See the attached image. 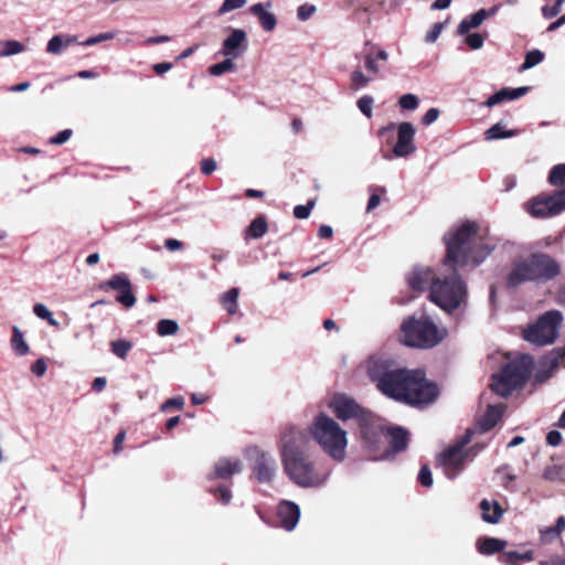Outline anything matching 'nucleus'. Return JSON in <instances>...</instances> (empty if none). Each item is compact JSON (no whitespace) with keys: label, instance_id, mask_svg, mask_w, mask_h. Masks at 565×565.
<instances>
[{"label":"nucleus","instance_id":"obj_1","mask_svg":"<svg viewBox=\"0 0 565 565\" xmlns=\"http://www.w3.org/2000/svg\"><path fill=\"white\" fill-rule=\"evenodd\" d=\"M447 254L444 264L452 269V273L433 280L429 288V299L447 312L458 309L467 300V285L457 273L459 267H477L493 250L490 245L478 234V225L475 222H466L444 237Z\"/></svg>","mask_w":565,"mask_h":565},{"label":"nucleus","instance_id":"obj_2","mask_svg":"<svg viewBox=\"0 0 565 565\" xmlns=\"http://www.w3.org/2000/svg\"><path fill=\"white\" fill-rule=\"evenodd\" d=\"M366 372L383 395L411 406H427L439 394L438 386L426 379L423 370L399 367L390 359L371 358Z\"/></svg>","mask_w":565,"mask_h":565},{"label":"nucleus","instance_id":"obj_3","mask_svg":"<svg viewBox=\"0 0 565 565\" xmlns=\"http://www.w3.org/2000/svg\"><path fill=\"white\" fill-rule=\"evenodd\" d=\"M308 434L294 425L285 427L278 440V450L284 472L300 488H320L330 470L315 461L309 454Z\"/></svg>","mask_w":565,"mask_h":565},{"label":"nucleus","instance_id":"obj_4","mask_svg":"<svg viewBox=\"0 0 565 565\" xmlns=\"http://www.w3.org/2000/svg\"><path fill=\"white\" fill-rule=\"evenodd\" d=\"M559 274V265L550 255L534 253L527 257L514 259L507 275V287L515 288L523 282H545Z\"/></svg>","mask_w":565,"mask_h":565},{"label":"nucleus","instance_id":"obj_5","mask_svg":"<svg viewBox=\"0 0 565 565\" xmlns=\"http://www.w3.org/2000/svg\"><path fill=\"white\" fill-rule=\"evenodd\" d=\"M309 433L332 459L344 460L348 445L347 431L334 419L320 413L310 425Z\"/></svg>","mask_w":565,"mask_h":565},{"label":"nucleus","instance_id":"obj_6","mask_svg":"<svg viewBox=\"0 0 565 565\" xmlns=\"http://www.w3.org/2000/svg\"><path fill=\"white\" fill-rule=\"evenodd\" d=\"M403 343L418 349L438 345L447 335L445 328H439L429 317H408L401 326Z\"/></svg>","mask_w":565,"mask_h":565},{"label":"nucleus","instance_id":"obj_7","mask_svg":"<svg viewBox=\"0 0 565 565\" xmlns=\"http://www.w3.org/2000/svg\"><path fill=\"white\" fill-rule=\"evenodd\" d=\"M533 366L534 359L527 354L507 363L499 374L492 376L493 392L501 397H508L514 390L526 383Z\"/></svg>","mask_w":565,"mask_h":565},{"label":"nucleus","instance_id":"obj_8","mask_svg":"<svg viewBox=\"0 0 565 565\" xmlns=\"http://www.w3.org/2000/svg\"><path fill=\"white\" fill-rule=\"evenodd\" d=\"M563 315L558 310H550L524 331V339L537 345L553 343L559 333Z\"/></svg>","mask_w":565,"mask_h":565},{"label":"nucleus","instance_id":"obj_9","mask_svg":"<svg viewBox=\"0 0 565 565\" xmlns=\"http://www.w3.org/2000/svg\"><path fill=\"white\" fill-rule=\"evenodd\" d=\"M252 475L259 483L270 484L278 472V465L275 457L258 447H250L247 450Z\"/></svg>","mask_w":565,"mask_h":565},{"label":"nucleus","instance_id":"obj_10","mask_svg":"<svg viewBox=\"0 0 565 565\" xmlns=\"http://www.w3.org/2000/svg\"><path fill=\"white\" fill-rule=\"evenodd\" d=\"M472 434V430L468 429L459 443L439 455L438 463L448 479H455L463 470L467 458L465 447L470 443Z\"/></svg>","mask_w":565,"mask_h":565},{"label":"nucleus","instance_id":"obj_11","mask_svg":"<svg viewBox=\"0 0 565 565\" xmlns=\"http://www.w3.org/2000/svg\"><path fill=\"white\" fill-rule=\"evenodd\" d=\"M565 211V188L555 191L553 194H540L533 198L527 212L540 218L555 216Z\"/></svg>","mask_w":565,"mask_h":565},{"label":"nucleus","instance_id":"obj_12","mask_svg":"<svg viewBox=\"0 0 565 565\" xmlns=\"http://www.w3.org/2000/svg\"><path fill=\"white\" fill-rule=\"evenodd\" d=\"M395 128H397V141L393 147V156H384L386 160H392L393 157L405 158L413 154L416 151V146L414 142L415 128L413 124L408 121H403L397 126L392 122L388 126L381 128L379 130V134L384 135L386 131L393 130Z\"/></svg>","mask_w":565,"mask_h":565},{"label":"nucleus","instance_id":"obj_13","mask_svg":"<svg viewBox=\"0 0 565 565\" xmlns=\"http://www.w3.org/2000/svg\"><path fill=\"white\" fill-rule=\"evenodd\" d=\"M559 366H565V348H555L540 359L534 376L535 383L547 381Z\"/></svg>","mask_w":565,"mask_h":565},{"label":"nucleus","instance_id":"obj_14","mask_svg":"<svg viewBox=\"0 0 565 565\" xmlns=\"http://www.w3.org/2000/svg\"><path fill=\"white\" fill-rule=\"evenodd\" d=\"M100 288L118 291L116 300L127 308H131L136 303L137 299L132 294L131 282L124 273L111 276L107 281L100 285Z\"/></svg>","mask_w":565,"mask_h":565},{"label":"nucleus","instance_id":"obj_15","mask_svg":"<svg viewBox=\"0 0 565 565\" xmlns=\"http://www.w3.org/2000/svg\"><path fill=\"white\" fill-rule=\"evenodd\" d=\"M330 406L337 417L341 420L356 418L360 422L369 413L362 408L353 398L344 394L335 395L332 398Z\"/></svg>","mask_w":565,"mask_h":565},{"label":"nucleus","instance_id":"obj_16","mask_svg":"<svg viewBox=\"0 0 565 565\" xmlns=\"http://www.w3.org/2000/svg\"><path fill=\"white\" fill-rule=\"evenodd\" d=\"M359 423L361 435L367 447L371 449H377L382 438H386L387 428L376 423L370 412Z\"/></svg>","mask_w":565,"mask_h":565},{"label":"nucleus","instance_id":"obj_17","mask_svg":"<svg viewBox=\"0 0 565 565\" xmlns=\"http://www.w3.org/2000/svg\"><path fill=\"white\" fill-rule=\"evenodd\" d=\"M248 46L247 34L243 29H232L231 34L223 41L221 54L225 57L238 58Z\"/></svg>","mask_w":565,"mask_h":565},{"label":"nucleus","instance_id":"obj_18","mask_svg":"<svg viewBox=\"0 0 565 565\" xmlns=\"http://www.w3.org/2000/svg\"><path fill=\"white\" fill-rule=\"evenodd\" d=\"M386 438L390 439V448L380 457H375V460H392L396 454L404 451L407 448L408 431L403 427L387 428Z\"/></svg>","mask_w":565,"mask_h":565},{"label":"nucleus","instance_id":"obj_19","mask_svg":"<svg viewBox=\"0 0 565 565\" xmlns=\"http://www.w3.org/2000/svg\"><path fill=\"white\" fill-rule=\"evenodd\" d=\"M277 516L285 530L292 531L299 521L300 508L292 501H281L277 509Z\"/></svg>","mask_w":565,"mask_h":565},{"label":"nucleus","instance_id":"obj_20","mask_svg":"<svg viewBox=\"0 0 565 565\" xmlns=\"http://www.w3.org/2000/svg\"><path fill=\"white\" fill-rule=\"evenodd\" d=\"M434 271L429 267H414L407 277V282L413 290L424 291L436 280Z\"/></svg>","mask_w":565,"mask_h":565},{"label":"nucleus","instance_id":"obj_21","mask_svg":"<svg viewBox=\"0 0 565 565\" xmlns=\"http://www.w3.org/2000/svg\"><path fill=\"white\" fill-rule=\"evenodd\" d=\"M271 8V2L267 1L265 3L259 2L255 3L249 8V12L257 17L262 28L266 32L273 31L277 25V19L274 13L269 12L268 9Z\"/></svg>","mask_w":565,"mask_h":565},{"label":"nucleus","instance_id":"obj_22","mask_svg":"<svg viewBox=\"0 0 565 565\" xmlns=\"http://www.w3.org/2000/svg\"><path fill=\"white\" fill-rule=\"evenodd\" d=\"M243 463L239 459L221 458L215 462L214 473L211 478L228 479L235 473H239Z\"/></svg>","mask_w":565,"mask_h":565},{"label":"nucleus","instance_id":"obj_23","mask_svg":"<svg viewBox=\"0 0 565 565\" xmlns=\"http://www.w3.org/2000/svg\"><path fill=\"white\" fill-rule=\"evenodd\" d=\"M388 60V53L384 49H377L376 53L366 52L363 54L364 68L369 75L374 78L379 77L382 72V67L379 62H386Z\"/></svg>","mask_w":565,"mask_h":565},{"label":"nucleus","instance_id":"obj_24","mask_svg":"<svg viewBox=\"0 0 565 565\" xmlns=\"http://www.w3.org/2000/svg\"><path fill=\"white\" fill-rule=\"evenodd\" d=\"M529 92L527 86L516 87V88H502L501 90L497 92L495 94L491 95L484 105L487 107H493L500 103H503L505 100H514L522 96H524Z\"/></svg>","mask_w":565,"mask_h":565},{"label":"nucleus","instance_id":"obj_25","mask_svg":"<svg viewBox=\"0 0 565 565\" xmlns=\"http://www.w3.org/2000/svg\"><path fill=\"white\" fill-rule=\"evenodd\" d=\"M480 509L482 511V520L490 524H497L503 514V509L497 501L483 499L480 503Z\"/></svg>","mask_w":565,"mask_h":565},{"label":"nucleus","instance_id":"obj_26","mask_svg":"<svg viewBox=\"0 0 565 565\" xmlns=\"http://www.w3.org/2000/svg\"><path fill=\"white\" fill-rule=\"evenodd\" d=\"M504 405H490L488 406L484 415L479 420V427L482 431H488L491 428H493L497 423L500 420L503 411Z\"/></svg>","mask_w":565,"mask_h":565},{"label":"nucleus","instance_id":"obj_27","mask_svg":"<svg viewBox=\"0 0 565 565\" xmlns=\"http://www.w3.org/2000/svg\"><path fill=\"white\" fill-rule=\"evenodd\" d=\"M486 20L484 9H480L473 14L460 21L457 32L460 35L467 34L471 29H477Z\"/></svg>","mask_w":565,"mask_h":565},{"label":"nucleus","instance_id":"obj_28","mask_svg":"<svg viewBox=\"0 0 565 565\" xmlns=\"http://www.w3.org/2000/svg\"><path fill=\"white\" fill-rule=\"evenodd\" d=\"M505 546L507 541L495 537H486L478 542V551L484 555H492L497 552H501Z\"/></svg>","mask_w":565,"mask_h":565},{"label":"nucleus","instance_id":"obj_29","mask_svg":"<svg viewBox=\"0 0 565 565\" xmlns=\"http://www.w3.org/2000/svg\"><path fill=\"white\" fill-rule=\"evenodd\" d=\"M534 558L532 551L519 553L514 551L503 552L499 561L504 565H520L523 562H531Z\"/></svg>","mask_w":565,"mask_h":565},{"label":"nucleus","instance_id":"obj_30","mask_svg":"<svg viewBox=\"0 0 565 565\" xmlns=\"http://www.w3.org/2000/svg\"><path fill=\"white\" fill-rule=\"evenodd\" d=\"M76 41L75 36H63V35H54L50 39L46 45V52L50 54L57 55L62 52L64 47L70 46L72 43Z\"/></svg>","mask_w":565,"mask_h":565},{"label":"nucleus","instance_id":"obj_31","mask_svg":"<svg viewBox=\"0 0 565 565\" xmlns=\"http://www.w3.org/2000/svg\"><path fill=\"white\" fill-rule=\"evenodd\" d=\"M374 79L372 75L364 73L360 67L353 70L350 74V84L353 90H360L369 86Z\"/></svg>","mask_w":565,"mask_h":565},{"label":"nucleus","instance_id":"obj_32","mask_svg":"<svg viewBox=\"0 0 565 565\" xmlns=\"http://www.w3.org/2000/svg\"><path fill=\"white\" fill-rule=\"evenodd\" d=\"M484 135H486L487 140H497V139L514 137L518 135V131L516 130H508V129H505L503 124L497 122L495 125H493L489 129H487Z\"/></svg>","mask_w":565,"mask_h":565},{"label":"nucleus","instance_id":"obj_33","mask_svg":"<svg viewBox=\"0 0 565 565\" xmlns=\"http://www.w3.org/2000/svg\"><path fill=\"white\" fill-rule=\"evenodd\" d=\"M239 295L238 288H232L221 296V303L228 312V315H235L237 312V299Z\"/></svg>","mask_w":565,"mask_h":565},{"label":"nucleus","instance_id":"obj_34","mask_svg":"<svg viewBox=\"0 0 565 565\" xmlns=\"http://www.w3.org/2000/svg\"><path fill=\"white\" fill-rule=\"evenodd\" d=\"M12 331H13V335H12V339H11V347H12V349L20 356H23V355L28 354L29 353V345L24 341L23 332L18 327H13Z\"/></svg>","mask_w":565,"mask_h":565},{"label":"nucleus","instance_id":"obj_35","mask_svg":"<svg viewBox=\"0 0 565 565\" xmlns=\"http://www.w3.org/2000/svg\"><path fill=\"white\" fill-rule=\"evenodd\" d=\"M267 228V221L265 216H258L249 224L246 233L252 238H260L266 234Z\"/></svg>","mask_w":565,"mask_h":565},{"label":"nucleus","instance_id":"obj_36","mask_svg":"<svg viewBox=\"0 0 565 565\" xmlns=\"http://www.w3.org/2000/svg\"><path fill=\"white\" fill-rule=\"evenodd\" d=\"M0 46H2L0 56H11L24 51V45L17 40L0 41Z\"/></svg>","mask_w":565,"mask_h":565},{"label":"nucleus","instance_id":"obj_37","mask_svg":"<svg viewBox=\"0 0 565 565\" xmlns=\"http://www.w3.org/2000/svg\"><path fill=\"white\" fill-rule=\"evenodd\" d=\"M548 182L554 186L565 188V163H559L552 168Z\"/></svg>","mask_w":565,"mask_h":565},{"label":"nucleus","instance_id":"obj_38","mask_svg":"<svg viewBox=\"0 0 565 565\" xmlns=\"http://www.w3.org/2000/svg\"><path fill=\"white\" fill-rule=\"evenodd\" d=\"M179 330V324L175 320L162 319L157 324V332L161 337L174 335Z\"/></svg>","mask_w":565,"mask_h":565},{"label":"nucleus","instance_id":"obj_39","mask_svg":"<svg viewBox=\"0 0 565 565\" xmlns=\"http://www.w3.org/2000/svg\"><path fill=\"white\" fill-rule=\"evenodd\" d=\"M233 60L234 58H232V57H226L221 63L213 64L209 68L210 74L213 75V76H221L224 73H226L228 71H232L234 68V66H235L234 63H233Z\"/></svg>","mask_w":565,"mask_h":565},{"label":"nucleus","instance_id":"obj_40","mask_svg":"<svg viewBox=\"0 0 565 565\" xmlns=\"http://www.w3.org/2000/svg\"><path fill=\"white\" fill-rule=\"evenodd\" d=\"M544 58V54L540 50L527 52L524 62L521 65L522 70H530L540 64Z\"/></svg>","mask_w":565,"mask_h":565},{"label":"nucleus","instance_id":"obj_41","mask_svg":"<svg viewBox=\"0 0 565 565\" xmlns=\"http://www.w3.org/2000/svg\"><path fill=\"white\" fill-rule=\"evenodd\" d=\"M543 478L547 481H561L564 478V469L562 466H547L543 471Z\"/></svg>","mask_w":565,"mask_h":565},{"label":"nucleus","instance_id":"obj_42","mask_svg":"<svg viewBox=\"0 0 565 565\" xmlns=\"http://www.w3.org/2000/svg\"><path fill=\"white\" fill-rule=\"evenodd\" d=\"M111 352L120 359H125L132 344L126 340H116L110 343Z\"/></svg>","mask_w":565,"mask_h":565},{"label":"nucleus","instance_id":"obj_43","mask_svg":"<svg viewBox=\"0 0 565 565\" xmlns=\"http://www.w3.org/2000/svg\"><path fill=\"white\" fill-rule=\"evenodd\" d=\"M247 0H224L217 10V15H224L231 11L243 8Z\"/></svg>","mask_w":565,"mask_h":565},{"label":"nucleus","instance_id":"obj_44","mask_svg":"<svg viewBox=\"0 0 565 565\" xmlns=\"http://www.w3.org/2000/svg\"><path fill=\"white\" fill-rule=\"evenodd\" d=\"M373 103H374V98L372 96L364 95L358 99L356 105H358L359 110L364 116H366L367 118H371L373 115V110H372Z\"/></svg>","mask_w":565,"mask_h":565},{"label":"nucleus","instance_id":"obj_45","mask_svg":"<svg viewBox=\"0 0 565 565\" xmlns=\"http://www.w3.org/2000/svg\"><path fill=\"white\" fill-rule=\"evenodd\" d=\"M419 105V99L414 94H405L399 97L398 106L405 110H415Z\"/></svg>","mask_w":565,"mask_h":565},{"label":"nucleus","instance_id":"obj_46","mask_svg":"<svg viewBox=\"0 0 565 565\" xmlns=\"http://www.w3.org/2000/svg\"><path fill=\"white\" fill-rule=\"evenodd\" d=\"M313 205H315V203L312 201H309L305 205H297V206H295V209H294L295 217H297L299 220L307 218L310 215V212H311Z\"/></svg>","mask_w":565,"mask_h":565},{"label":"nucleus","instance_id":"obj_47","mask_svg":"<svg viewBox=\"0 0 565 565\" xmlns=\"http://www.w3.org/2000/svg\"><path fill=\"white\" fill-rule=\"evenodd\" d=\"M418 480L423 487H431L433 486V476L428 466H423L418 473Z\"/></svg>","mask_w":565,"mask_h":565},{"label":"nucleus","instance_id":"obj_48","mask_svg":"<svg viewBox=\"0 0 565 565\" xmlns=\"http://www.w3.org/2000/svg\"><path fill=\"white\" fill-rule=\"evenodd\" d=\"M114 38H115V33L114 32L99 33L98 35L88 38L82 44L90 46V45H95V44H97L99 42H103V41L111 40Z\"/></svg>","mask_w":565,"mask_h":565},{"label":"nucleus","instance_id":"obj_49","mask_svg":"<svg viewBox=\"0 0 565 565\" xmlns=\"http://www.w3.org/2000/svg\"><path fill=\"white\" fill-rule=\"evenodd\" d=\"M316 7L313 4H301L297 10V18L301 21L308 20L315 12Z\"/></svg>","mask_w":565,"mask_h":565},{"label":"nucleus","instance_id":"obj_50","mask_svg":"<svg viewBox=\"0 0 565 565\" xmlns=\"http://www.w3.org/2000/svg\"><path fill=\"white\" fill-rule=\"evenodd\" d=\"M466 43L472 49V50H479L483 46L484 43V36L480 33H472L469 34L466 38Z\"/></svg>","mask_w":565,"mask_h":565},{"label":"nucleus","instance_id":"obj_51","mask_svg":"<svg viewBox=\"0 0 565 565\" xmlns=\"http://www.w3.org/2000/svg\"><path fill=\"white\" fill-rule=\"evenodd\" d=\"M444 29V23L437 22L433 25V28L427 32L425 36V41L428 43H434L440 35Z\"/></svg>","mask_w":565,"mask_h":565},{"label":"nucleus","instance_id":"obj_52","mask_svg":"<svg viewBox=\"0 0 565 565\" xmlns=\"http://www.w3.org/2000/svg\"><path fill=\"white\" fill-rule=\"evenodd\" d=\"M184 406V398L182 396L169 398L161 405V411L167 412L171 407L182 409Z\"/></svg>","mask_w":565,"mask_h":565},{"label":"nucleus","instance_id":"obj_53","mask_svg":"<svg viewBox=\"0 0 565 565\" xmlns=\"http://www.w3.org/2000/svg\"><path fill=\"white\" fill-rule=\"evenodd\" d=\"M73 131L71 129H64L60 131L56 136L50 138V143L52 145H63L72 136Z\"/></svg>","mask_w":565,"mask_h":565},{"label":"nucleus","instance_id":"obj_54","mask_svg":"<svg viewBox=\"0 0 565 565\" xmlns=\"http://www.w3.org/2000/svg\"><path fill=\"white\" fill-rule=\"evenodd\" d=\"M214 495L223 503V504H228L231 499H232V493L230 491L228 488L226 487H218L215 492H214Z\"/></svg>","mask_w":565,"mask_h":565},{"label":"nucleus","instance_id":"obj_55","mask_svg":"<svg viewBox=\"0 0 565 565\" xmlns=\"http://www.w3.org/2000/svg\"><path fill=\"white\" fill-rule=\"evenodd\" d=\"M439 117V110L437 108H429L422 118V122L425 126H429L435 122Z\"/></svg>","mask_w":565,"mask_h":565},{"label":"nucleus","instance_id":"obj_56","mask_svg":"<svg viewBox=\"0 0 565 565\" xmlns=\"http://www.w3.org/2000/svg\"><path fill=\"white\" fill-rule=\"evenodd\" d=\"M33 313L38 318L43 319V320L49 319L50 316L52 315V312L49 310V308L43 303H35L33 306Z\"/></svg>","mask_w":565,"mask_h":565},{"label":"nucleus","instance_id":"obj_57","mask_svg":"<svg viewBox=\"0 0 565 565\" xmlns=\"http://www.w3.org/2000/svg\"><path fill=\"white\" fill-rule=\"evenodd\" d=\"M216 169V161L212 158L203 159L201 162V170L204 174H211Z\"/></svg>","mask_w":565,"mask_h":565},{"label":"nucleus","instance_id":"obj_58","mask_svg":"<svg viewBox=\"0 0 565 565\" xmlns=\"http://www.w3.org/2000/svg\"><path fill=\"white\" fill-rule=\"evenodd\" d=\"M31 370L36 376H43L46 372L45 360L43 358L38 359Z\"/></svg>","mask_w":565,"mask_h":565},{"label":"nucleus","instance_id":"obj_59","mask_svg":"<svg viewBox=\"0 0 565 565\" xmlns=\"http://www.w3.org/2000/svg\"><path fill=\"white\" fill-rule=\"evenodd\" d=\"M546 443L556 447L562 443V434L558 430H551L546 436Z\"/></svg>","mask_w":565,"mask_h":565},{"label":"nucleus","instance_id":"obj_60","mask_svg":"<svg viewBox=\"0 0 565 565\" xmlns=\"http://www.w3.org/2000/svg\"><path fill=\"white\" fill-rule=\"evenodd\" d=\"M559 12H561V9H558L555 4H553L552 7L544 6L542 8V15L545 19H552V18L556 17Z\"/></svg>","mask_w":565,"mask_h":565},{"label":"nucleus","instance_id":"obj_61","mask_svg":"<svg viewBox=\"0 0 565 565\" xmlns=\"http://www.w3.org/2000/svg\"><path fill=\"white\" fill-rule=\"evenodd\" d=\"M164 246L170 252H175L183 248V243L175 238H168L164 241Z\"/></svg>","mask_w":565,"mask_h":565},{"label":"nucleus","instance_id":"obj_62","mask_svg":"<svg viewBox=\"0 0 565 565\" xmlns=\"http://www.w3.org/2000/svg\"><path fill=\"white\" fill-rule=\"evenodd\" d=\"M173 64L170 62L157 63L153 65V71L158 75H162L172 68Z\"/></svg>","mask_w":565,"mask_h":565},{"label":"nucleus","instance_id":"obj_63","mask_svg":"<svg viewBox=\"0 0 565 565\" xmlns=\"http://www.w3.org/2000/svg\"><path fill=\"white\" fill-rule=\"evenodd\" d=\"M555 530H553V536H558L565 530V518L559 516L556 520Z\"/></svg>","mask_w":565,"mask_h":565},{"label":"nucleus","instance_id":"obj_64","mask_svg":"<svg viewBox=\"0 0 565 565\" xmlns=\"http://www.w3.org/2000/svg\"><path fill=\"white\" fill-rule=\"evenodd\" d=\"M537 565H565V558H561L559 556H554L547 561L540 562Z\"/></svg>","mask_w":565,"mask_h":565}]
</instances>
